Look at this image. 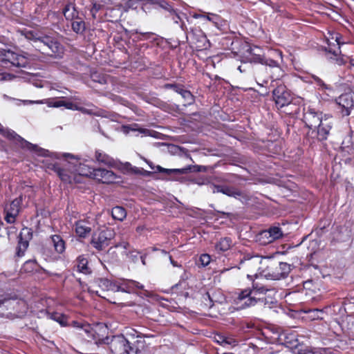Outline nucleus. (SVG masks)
Here are the masks:
<instances>
[{"instance_id": "f257e3e1", "label": "nucleus", "mask_w": 354, "mask_h": 354, "mask_svg": "<svg viewBox=\"0 0 354 354\" xmlns=\"http://www.w3.org/2000/svg\"><path fill=\"white\" fill-rule=\"evenodd\" d=\"M74 326L80 328L79 335L87 337L89 340H93L96 344H109L111 354H133L131 351L130 340L126 339L124 335L113 336L110 342L109 338L104 337L102 333H105L106 327L101 324H97L94 327L87 323L80 324L74 322Z\"/></svg>"}, {"instance_id": "f03ea898", "label": "nucleus", "mask_w": 354, "mask_h": 354, "mask_svg": "<svg viewBox=\"0 0 354 354\" xmlns=\"http://www.w3.org/2000/svg\"><path fill=\"white\" fill-rule=\"evenodd\" d=\"M66 163L64 165V168H61L57 163L53 162L50 158H46L42 161L44 166L50 170L55 171L61 180L65 183H73L80 182L77 179V175L75 173L73 164L69 163V161H73L70 158H64Z\"/></svg>"}, {"instance_id": "7ed1b4c3", "label": "nucleus", "mask_w": 354, "mask_h": 354, "mask_svg": "<svg viewBox=\"0 0 354 354\" xmlns=\"http://www.w3.org/2000/svg\"><path fill=\"white\" fill-rule=\"evenodd\" d=\"M34 46L37 48L42 54L53 57H62L64 53L62 46L48 36L35 38Z\"/></svg>"}, {"instance_id": "20e7f679", "label": "nucleus", "mask_w": 354, "mask_h": 354, "mask_svg": "<svg viewBox=\"0 0 354 354\" xmlns=\"http://www.w3.org/2000/svg\"><path fill=\"white\" fill-rule=\"evenodd\" d=\"M274 290L265 288L262 286H259L257 283H253L252 288H251V297L248 298L244 303L245 307L253 306L258 302H262L264 305H267L269 303L272 304V294Z\"/></svg>"}, {"instance_id": "39448f33", "label": "nucleus", "mask_w": 354, "mask_h": 354, "mask_svg": "<svg viewBox=\"0 0 354 354\" xmlns=\"http://www.w3.org/2000/svg\"><path fill=\"white\" fill-rule=\"evenodd\" d=\"M30 58L10 50H0V65L4 67L16 66L25 68L30 64Z\"/></svg>"}, {"instance_id": "423d86ee", "label": "nucleus", "mask_w": 354, "mask_h": 354, "mask_svg": "<svg viewBox=\"0 0 354 354\" xmlns=\"http://www.w3.org/2000/svg\"><path fill=\"white\" fill-rule=\"evenodd\" d=\"M51 157L53 159H59L63 158L66 159L70 158L73 161H69V163L73 165V167L74 168L75 173L77 175V179H78L80 176L93 178V173L95 171V169L88 167V165L79 162L80 158L78 157L68 153H52Z\"/></svg>"}, {"instance_id": "0eeeda50", "label": "nucleus", "mask_w": 354, "mask_h": 354, "mask_svg": "<svg viewBox=\"0 0 354 354\" xmlns=\"http://www.w3.org/2000/svg\"><path fill=\"white\" fill-rule=\"evenodd\" d=\"M283 236V232L281 227L272 226L268 230L260 232L257 236V241L261 245H267L281 239Z\"/></svg>"}, {"instance_id": "6e6552de", "label": "nucleus", "mask_w": 354, "mask_h": 354, "mask_svg": "<svg viewBox=\"0 0 354 354\" xmlns=\"http://www.w3.org/2000/svg\"><path fill=\"white\" fill-rule=\"evenodd\" d=\"M263 260L264 259L260 256H254L248 259H245L244 261L242 260L241 263L244 265L245 268L250 272L254 273V275L256 277L261 276L268 279V273H265L264 270H261V267L260 266Z\"/></svg>"}, {"instance_id": "1a4fd4ad", "label": "nucleus", "mask_w": 354, "mask_h": 354, "mask_svg": "<svg viewBox=\"0 0 354 354\" xmlns=\"http://www.w3.org/2000/svg\"><path fill=\"white\" fill-rule=\"evenodd\" d=\"M272 95L278 108H283L291 103L292 96L284 85L278 86L272 91Z\"/></svg>"}, {"instance_id": "9d476101", "label": "nucleus", "mask_w": 354, "mask_h": 354, "mask_svg": "<svg viewBox=\"0 0 354 354\" xmlns=\"http://www.w3.org/2000/svg\"><path fill=\"white\" fill-rule=\"evenodd\" d=\"M30 104H46L49 107L59 108L64 106L67 109L71 110H80L82 112L85 111L83 108H79L76 104L64 101L63 99L51 98L44 100L29 101Z\"/></svg>"}, {"instance_id": "9b49d317", "label": "nucleus", "mask_w": 354, "mask_h": 354, "mask_svg": "<svg viewBox=\"0 0 354 354\" xmlns=\"http://www.w3.org/2000/svg\"><path fill=\"white\" fill-rule=\"evenodd\" d=\"M6 304V306L12 308L15 310V315L17 317H21L27 311V306L24 300H15L0 297V306Z\"/></svg>"}, {"instance_id": "f8f14e48", "label": "nucleus", "mask_w": 354, "mask_h": 354, "mask_svg": "<svg viewBox=\"0 0 354 354\" xmlns=\"http://www.w3.org/2000/svg\"><path fill=\"white\" fill-rule=\"evenodd\" d=\"M22 199L21 197L13 200L5 207V220L8 223H14L20 210Z\"/></svg>"}, {"instance_id": "ddd939ff", "label": "nucleus", "mask_w": 354, "mask_h": 354, "mask_svg": "<svg viewBox=\"0 0 354 354\" xmlns=\"http://www.w3.org/2000/svg\"><path fill=\"white\" fill-rule=\"evenodd\" d=\"M17 239L18 242L15 255L17 257H22L24 256L25 252L29 245V241L31 239L28 229H24L19 234Z\"/></svg>"}, {"instance_id": "4468645a", "label": "nucleus", "mask_w": 354, "mask_h": 354, "mask_svg": "<svg viewBox=\"0 0 354 354\" xmlns=\"http://www.w3.org/2000/svg\"><path fill=\"white\" fill-rule=\"evenodd\" d=\"M322 114L315 112L313 109L308 110L304 114V120L310 129H316L324 120Z\"/></svg>"}, {"instance_id": "2eb2a0df", "label": "nucleus", "mask_w": 354, "mask_h": 354, "mask_svg": "<svg viewBox=\"0 0 354 354\" xmlns=\"http://www.w3.org/2000/svg\"><path fill=\"white\" fill-rule=\"evenodd\" d=\"M102 183H113L116 180L115 174L110 170L97 169L93 173V178Z\"/></svg>"}, {"instance_id": "dca6fc26", "label": "nucleus", "mask_w": 354, "mask_h": 354, "mask_svg": "<svg viewBox=\"0 0 354 354\" xmlns=\"http://www.w3.org/2000/svg\"><path fill=\"white\" fill-rule=\"evenodd\" d=\"M332 123L331 117L325 115L322 124L316 128L317 129L318 140H324L327 138L332 128Z\"/></svg>"}, {"instance_id": "f3484780", "label": "nucleus", "mask_w": 354, "mask_h": 354, "mask_svg": "<svg viewBox=\"0 0 354 354\" xmlns=\"http://www.w3.org/2000/svg\"><path fill=\"white\" fill-rule=\"evenodd\" d=\"M336 101L338 105L342 108V113L344 115H348L353 106V102L350 94L346 93L341 95Z\"/></svg>"}, {"instance_id": "a211bd4d", "label": "nucleus", "mask_w": 354, "mask_h": 354, "mask_svg": "<svg viewBox=\"0 0 354 354\" xmlns=\"http://www.w3.org/2000/svg\"><path fill=\"white\" fill-rule=\"evenodd\" d=\"M147 163L149 165L151 169H154L155 168L158 172L165 173L169 176H178L188 173L191 170L190 167H184L182 169H165L162 167L160 165L153 166L152 162L150 161H146Z\"/></svg>"}, {"instance_id": "6ab92c4d", "label": "nucleus", "mask_w": 354, "mask_h": 354, "mask_svg": "<svg viewBox=\"0 0 354 354\" xmlns=\"http://www.w3.org/2000/svg\"><path fill=\"white\" fill-rule=\"evenodd\" d=\"M245 58L250 62L263 63V50L258 46L249 47L246 50Z\"/></svg>"}, {"instance_id": "aec40b11", "label": "nucleus", "mask_w": 354, "mask_h": 354, "mask_svg": "<svg viewBox=\"0 0 354 354\" xmlns=\"http://www.w3.org/2000/svg\"><path fill=\"white\" fill-rule=\"evenodd\" d=\"M330 39H328V51L337 56L340 53V45L344 44L341 42V36L338 33H333Z\"/></svg>"}, {"instance_id": "412c9836", "label": "nucleus", "mask_w": 354, "mask_h": 354, "mask_svg": "<svg viewBox=\"0 0 354 354\" xmlns=\"http://www.w3.org/2000/svg\"><path fill=\"white\" fill-rule=\"evenodd\" d=\"M276 270H277L274 272L272 274L268 273V279L272 280H279L281 278H284L290 271V267L289 264L281 262L279 264V266L276 268Z\"/></svg>"}, {"instance_id": "4be33fe9", "label": "nucleus", "mask_w": 354, "mask_h": 354, "mask_svg": "<svg viewBox=\"0 0 354 354\" xmlns=\"http://www.w3.org/2000/svg\"><path fill=\"white\" fill-rule=\"evenodd\" d=\"M91 223L85 220H80L75 223V232L80 237H86L91 232Z\"/></svg>"}, {"instance_id": "5701e85b", "label": "nucleus", "mask_w": 354, "mask_h": 354, "mask_svg": "<svg viewBox=\"0 0 354 354\" xmlns=\"http://www.w3.org/2000/svg\"><path fill=\"white\" fill-rule=\"evenodd\" d=\"M91 244L98 250H102L109 245V241L100 232L95 233L91 239Z\"/></svg>"}, {"instance_id": "b1692460", "label": "nucleus", "mask_w": 354, "mask_h": 354, "mask_svg": "<svg viewBox=\"0 0 354 354\" xmlns=\"http://www.w3.org/2000/svg\"><path fill=\"white\" fill-rule=\"evenodd\" d=\"M212 192H221L228 196H233L235 198L241 195V193L234 188L220 185H212Z\"/></svg>"}, {"instance_id": "393cba45", "label": "nucleus", "mask_w": 354, "mask_h": 354, "mask_svg": "<svg viewBox=\"0 0 354 354\" xmlns=\"http://www.w3.org/2000/svg\"><path fill=\"white\" fill-rule=\"evenodd\" d=\"M119 288L120 291L129 293L133 292L135 289H142L143 286L138 281L128 280L119 285Z\"/></svg>"}, {"instance_id": "a878e982", "label": "nucleus", "mask_w": 354, "mask_h": 354, "mask_svg": "<svg viewBox=\"0 0 354 354\" xmlns=\"http://www.w3.org/2000/svg\"><path fill=\"white\" fill-rule=\"evenodd\" d=\"M99 287L105 291H113V292H118L120 291L119 284L111 282L110 280L107 279H100L97 281Z\"/></svg>"}, {"instance_id": "bb28decb", "label": "nucleus", "mask_w": 354, "mask_h": 354, "mask_svg": "<svg viewBox=\"0 0 354 354\" xmlns=\"http://www.w3.org/2000/svg\"><path fill=\"white\" fill-rule=\"evenodd\" d=\"M232 245V241L230 238H222L215 245V249L218 252L228 250Z\"/></svg>"}, {"instance_id": "cd10ccee", "label": "nucleus", "mask_w": 354, "mask_h": 354, "mask_svg": "<svg viewBox=\"0 0 354 354\" xmlns=\"http://www.w3.org/2000/svg\"><path fill=\"white\" fill-rule=\"evenodd\" d=\"M63 13L64 17L68 20H73L78 17V12L73 3H68L64 8Z\"/></svg>"}, {"instance_id": "c85d7f7f", "label": "nucleus", "mask_w": 354, "mask_h": 354, "mask_svg": "<svg viewBox=\"0 0 354 354\" xmlns=\"http://www.w3.org/2000/svg\"><path fill=\"white\" fill-rule=\"evenodd\" d=\"M251 288H247L241 290L238 293V297L236 298V304H240V308H246L244 306V303L248 300V298L251 297Z\"/></svg>"}, {"instance_id": "c756f323", "label": "nucleus", "mask_w": 354, "mask_h": 354, "mask_svg": "<svg viewBox=\"0 0 354 354\" xmlns=\"http://www.w3.org/2000/svg\"><path fill=\"white\" fill-rule=\"evenodd\" d=\"M95 156L98 162L103 163L106 165H112L114 163L113 159L102 151H96Z\"/></svg>"}, {"instance_id": "7c9ffc66", "label": "nucleus", "mask_w": 354, "mask_h": 354, "mask_svg": "<svg viewBox=\"0 0 354 354\" xmlns=\"http://www.w3.org/2000/svg\"><path fill=\"white\" fill-rule=\"evenodd\" d=\"M111 216L114 219L122 221L126 218L127 212L122 207L116 206L112 209Z\"/></svg>"}, {"instance_id": "2f4dec72", "label": "nucleus", "mask_w": 354, "mask_h": 354, "mask_svg": "<svg viewBox=\"0 0 354 354\" xmlns=\"http://www.w3.org/2000/svg\"><path fill=\"white\" fill-rule=\"evenodd\" d=\"M55 250L58 253H62L65 250L64 241L59 235H53L51 237Z\"/></svg>"}, {"instance_id": "473e14b6", "label": "nucleus", "mask_w": 354, "mask_h": 354, "mask_svg": "<svg viewBox=\"0 0 354 354\" xmlns=\"http://www.w3.org/2000/svg\"><path fill=\"white\" fill-rule=\"evenodd\" d=\"M131 351L133 354H138L142 349L144 348L145 342L140 338H137L132 342H130Z\"/></svg>"}, {"instance_id": "72a5a7b5", "label": "nucleus", "mask_w": 354, "mask_h": 354, "mask_svg": "<svg viewBox=\"0 0 354 354\" xmlns=\"http://www.w3.org/2000/svg\"><path fill=\"white\" fill-rule=\"evenodd\" d=\"M124 333L127 336L125 338L129 339L130 342H132L136 338H141L140 333L133 328H126Z\"/></svg>"}, {"instance_id": "f704fd0d", "label": "nucleus", "mask_w": 354, "mask_h": 354, "mask_svg": "<svg viewBox=\"0 0 354 354\" xmlns=\"http://www.w3.org/2000/svg\"><path fill=\"white\" fill-rule=\"evenodd\" d=\"M71 26L76 33H82L85 30V23L83 21H74L72 22Z\"/></svg>"}, {"instance_id": "c9c22d12", "label": "nucleus", "mask_w": 354, "mask_h": 354, "mask_svg": "<svg viewBox=\"0 0 354 354\" xmlns=\"http://www.w3.org/2000/svg\"><path fill=\"white\" fill-rule=\"evenodd\" d=\"M212 17L209 16V15L206 14H194V17L196 19H203L209 21L213 22L214 24H216V21L215 19H216L218 17L216 15L211 14Z\"/></svg>"}, {"instance_id": "e433bc0d", "label": "nucleus", "mask_w": 354, "mask_h": 354, "mask_svg": "<svg viewBox=\"0 0 354 354\" xmlns=\"http://www.w3.org/2000/svg\"><path fill=\"white\" fill-rule=\"evenodd\" d=\"M51 318L59 323L62 326H65L66 324V317L62 314L57 313H53L51 315Z\"/></svg>"}, {"instance_id": "4c0bfd02", "label": "nucleus", "mask_w": 354, "mask_h": 354, "mask_svg": "<svg viewBox=\"0 0 354 354\" xmlns=\"http://www.w3.org/2000/svg\"><path fill=\"white\" fill-rule=\"evenodd\" d=\"M100 232L106 239L108 241L113 239L115 235V233L111 228H104L103 230H101Z\"/></svg>"}, {"instance_id": "58836bf2", "label": "nucleus", "mask_w": 354, "mask_h": 354, "mask_svg": "<svg viewBox=\"0 0 354 354\" xmlns=\"http://www.w3.org/2000/svg\"><path fill=\"white\" fill-rule=\"evenodd\" d=\"M77 270L85 274L88 272L87 261L86 259H80L77 264Z\"/></svg>"}, {"instance_id": "ea45409f", "label": "nucleus", "mask_w": 354, "mask_h": 354, "mask_svg": "<svg viewBox=\"0 0 354 354\" xmlns=\"http://www.w3.org/2000/svg\"><path fill=\"white\" fill-rule=\"evenodd\" d=\"M180 93L181 96L185 99L188 104H191L192 102L193 95L189 91L182 89L180 90Z\"/></svg>"}, {"instance_id": "a19ab883", "label": "nucleus", "mask_w": 354, "mask_h": 354, "mask_svg": "<svg viewBox=\"0 0 354 354\" xmlns=\"http://www.w3.org/2000/svg\"><path fill=\"white\" fill-rule=\"evenodd\" d=\"M211 261L210 256L207 254H203L201 256L199 261L203 266H207Z\"/></svg>"}, {"instance_id": "79ce46f5", "label": "nucleus", "mask_w": 354, "mask_h": 354, "mask_svg": "<svg viewBox=\"0 0 354 354\" xmlns=\"http://www.w3.org/2000/svg\"><path fill=\"white\" fill-rule=\"evenodd\" d=\"M36 266V263L35 261H28L25 263L23 269L26 272H30L34 269L33 267Z\"/></svg>"}, {"instance_id": "37998d69", "label": "nucleus", "mask_w": 354, "mask_h": 354, "mask_svg": "<svg viewBox=\"0 0 354 354\" xmlns=\"http://www.w3.org/2000/svg\"><path fill=\"white\" fill-rule=\"evenodd\" d=\"M312 77L313 78L315 82L322 89H329V86L324 84V82L319 77L315 75H313Z\"/></svg>"}, {"instance_id": "c03bdc74", "label": "nucleus", "mask_w": 354, "mask_h": 354, "mask_svg": "<svg viewBox=\"0 0 354 354\" xmlns=\"http://www.w3.org/2000/svg\"><path fill=\"white\" fill-rule=\"evenodd\" d=\"M262 64L266 66H269L270 67H279V64L277 63V62L272 59H265L263 58Z\"/></svg>"}, {"instance_id": "a18cd8bd", "label": "nucleus", "mask_w": 354, "mask_h": 354, "mask_svg": "<svg viewBox=\"0 0 354 354\" xmlns=\"http://www.w3.org/2000/svg\"><path fill=\"white\" fill-rule=\"evenodd\" d=\"M236 344V341L231 337H225V341H223V343L222 344V346H234Z\"/></svg>"}, {"instance_id": "49530a36", "label": "nucleus", "mask_w": 354, "mask_h": 354, "mask_svg": "<svg viewBox=\"0 0 354 354\" xmlns=\"http://www.w3.org/2000/svg\"><path fill=\"white\" fill-rule=\"evenodd\" d=\"M160 6L167 10L168 12H169L170 13L171 12H175V10L172 8V7L167 3V2H165V1H163L160 3Z\"/></svg>"}, {"instance_id": "de8ad7c7", "label": "nucleus", "mask_w": 354, "mask_h": 354, "mask_svg": "<svg viewBox=\"0 0 354 354\" xmlns=\"http://www.w3.org/2000/svg\"><path fill=\"white\" fill-rule=\"evenodd\" d=\"M214 340L218 344L222 345V344L223 343V341H225V336L221 335H216L214 336Z\"/></svg>"}, {"instance_id": "09e8293b", "label": "nucleus", "mask_w": 354, "mask_h": 354, "mask_svg": "<svg viewBox=\"0 0 354 354\" xmlns=\"http://www.w3.org/2000/svg\"><path fill=\"white\" fill-rule=\"evenodd\" d=\"M15 77V75L10 73H3L1 75V80H11Z\"/></svg>"}, {"instance_id": "8fccbe9b", "label": "nucleus", "mask_w": 354, "mask_h": 354, "mask_svg": "<svg viewBox=\"0 0 354 354\" xmlns=\"http://www.w3.org/2000/svg\"><path fill=\"white\" fill-rule=\"evenodd\" d=\"M171 14L174 15V17H173L172 19L174 21V22L178 24V20L180 19V17L178 16V15L176 13V11H175V12H171Z\"/></svg>"}, {"instance_id": "3c124183", "label": "nucleus", "mask_w": 354, "mask_h": 354, "mask_svg": "<svg viewBox=\"0 0 354 354\" xmlns=\"http://www.w3.org/2000/svg\"><path fill=\"white\" fill-rule=\"evenodd\" d=\"M117 246H120V247L123 248L124 249H127L129 247V243L127 242H122Z\"/></svg>"}, {"instance_id": "603ef678", "label": "nucleus", "mask_w": 354, "mask_h": 354, "mask_svg": "<svg viewBox=\"0 0 354 354\" xmlns=\"http://www.w3.org/2000/svg\"><path fill=\"white\" fill-rule=\"evenodd\" d=\"M274 53L279 58L282 59V53L280 50H274Z\"/></svg>"}, {"instance_id": "864d4df0", "label": "nucleus", "mask_w": 354, "mask_h": 354, "mask_svg": "<svg viewBox=\"0 0 354 354\" xmlns=\"http://www.w3.org/2000/svg\"><path fill=\"white\" fill-rule=\"evenodd\" d=\"M132 170L133 171L134 173H136V174H138V173H141V171L140 169H139L138 168H132Z\"/></svg>"}, {"instance_id": "5fc2aeb1", "label": "nucleus", "mask_w": 354, "mask_h": 354, "mask_svg": "<svg viewBox=\"0 0 354 354\" xmlns=\"http://www.w3.org/2000/svg\"><path fill=\"white\" fill-rule=\"evenodd\" d=\"M350 62H351V66H354V58H351Z\"/></svg>"}, {"instance_id": "6e6d98bb", "label": "nucleus", "mask_w": 354, "mask_h": 354, "mask_svg": "<svg viewBox=\"0 0 354 354\" xmlns=\"http://www.w3.org/2000/svg\"><path fill=\"white\" fill-rule=\"evenodd\" d=\"M238 69H239L241 73L245 71V69H243V70L242 69V66H239V68H238Z\"/></svg>"}, {"instance_id": "4d7b16f0", "label": "nucleus", "mask_w": 354, "mask_h": 354, "mask_svg": "<svg viewBox=\"0 0 354 354\" xmlns=\"http://www.w3.org/2000/svg\"><path fill=\"white\" fill-rule=\"evenodd\" d=\"M169 259H170V260H171V257H169ZM171 263H172L174 266H176V264H175V263H174V262H173L172 261H171Z\"/></svg>"}, {"instance_id": "13d9d810", "label": "nucleus", "mask_w": 354, "mask_h": 354, "mask_svg": "<svg viewBox=\"0 0 354 354\" xmlns=\"http://www.w3.org/2000/svg\"><path fill=\"white\" fill-rule=\"evenodd\" d=\"M99 82H100V83H104V82H105V81H104V80L103 79L102 81L99 80Z\"/></svg>"}, {"instance_id": "bf43d9fd", "label": "nucleus", "mask_w": 354, "mask_h": 354, "mask_svg": "<svg viewBox=\"0 0 354 354\" xmlns=\"http://www.w3.org/2000/svg\"><path fill=\"white\" fill-rule=\"evenodd\" d=\"M229 269H224L223 270H222V272H225V271H227Z\"/></svg>"}, {"instance_id": "052dcab7", "label": "nucleus", "mask_w": 354, "mask_h": 354, "mask_svg": "<svg viewBox=\"0 0 354 354\" xmlns=\"http://www.w3.org/2000/svg\"><path fill=\"white\" fill-rule=\"evenodd\" d=\"M127 165L128 167H130V166H131L130 163H127Z\"/></svg>"}, {"instance_id": "680f3d73", "label": "nucleus", "mask_w": 354, "mask_h": 354, "mask_svg": "<svg viewBox=\"0 0 354 354\" xmlns=\"http://www.w3.org/2000/svg\"><path fill=\"white\" fill-rule=\"evenodd\" d=\"M252 275L250 274H248V277H250Z\"/></svg>"}, {"instance_id": "e2e57ef3", "label": "nucleus", "mask_w": 354, "mask_h": 354, "mask_svg": "<svg viewBox=\"0 0 354 354\" xmlns=\"http://www.w3.org/2000/svg\"><path fill=\"white\" fill-rule=\"evenodd\" d=\"M28 39H30V37H28V35L26 36Z\"/></svg>"}]
</instances>
